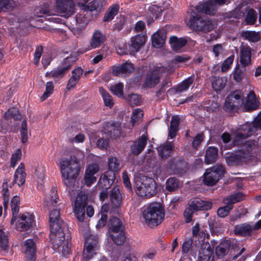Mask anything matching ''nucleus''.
<instances>
[{"instance_id":"45","label":"nucleus","mask_w":261,"mask_h":261,"mask_svg":"<svg viewBox=\"0 0 261 261\" xmlns=\"http://www.w3.org/2000/svg\"><path fill=\"white\" fill-rule=\"evenodd\" d=\"M243 199V195L241 193H237L228 197L225 198L223 200L225 204H230L232 205V204L239 202Z\"/></svg>"},{"instance_id":"35","label":"nucleus","mask_w":261,"mask_h":261,"mask_svg":"<svg viewBox=\"0 0 261 261\" xmlns=\"http://www.w3.org/2000/svg\"><path fill=\"white\" fill-rule=\"evenodd\" d=\"M218 150L215 147H208L205 156V162L207 164H212L215 162L217 158Z\"/></svg>"},{"instance_id":"47","label":"nucleus","mask_w":261,"mask_h":261,"mask_svg":"<svg viewBox=\"0 0 261 261\" xmlns=\"http://www.w3.org/2000/svg\"><path fill=\"white\" fill-rule=\"evenodd\" d=\"M10 117H12L15 120L20 119L21 118L19 111L15 108L10 109L5 113L4 117L5 119L8 120Z\"/></svg>"},{"instance_id":"50","label":"nucleus","mask_w":261,"mask_h":261,"mask_svg":"<svg viewBox=\"0 0 261 261\" xmlns=\"http://www.w3.org/2000/svg\"><path fill=\"white\" fill-rule=\"evenodd\" d=\"M257 19V14L255 11L253 9H250L248 11L246 21L248 24L252 25L254 24Z\"/></svg>"},{"instance_id":"11","label":"nucleus","mask_w":261,"mask_h":261,"mask_svg":"<svg viewBox=\"0 0 261 261\" xmlns=\"http://www.w3.org/2000/svg\"><path fill=\"white\" fill-rule=\"evenodd\" d=\"M172 71V68L170 66L165 67L158 66L154 67L152 71L149 72L147 74L146 81L147 86L151 87L158 84L159 82L160 73H170Z\"/></svg>"},{"instance_id":"43","label":"nucleus","mask_w":261,"mask_h":261,"mask_svg":"<svg viewBox=\"0 0 261 261\" xmlns=\"http://www.w3.org/2000/svg\"><path fill=\"white\" fill-rule=\"evenodd\" d=\"M226 81L224 77H214L212 82L213 89L216 91L221 90L225 87Z\"/></svg>"},{"instance_id":"61","label":"nucleus","mask_w":261,"mask_h":261,"mask_svg":"<svg viewBox=\"0 0 261 261\" xmlns=\"http://www.w3.org/2000/svg\"><path fill=\"white\" fill-rule=\"evenodd\" d=\"M44 169L43 167H38L35 171V176L37 178V182L41 184L44 179Z\"/></svg>"},{"instance_id":"46","label":"nucleus","mask_w":261,"mask_h":261,"mask_svg":"<svg viewBox=\"0 0 261 261\" xmlns=\"http://www.w3.org/2000/svg\"><path fill=\"white\" fill-rule=\"evenodd\" d=\"M99 92L101 95L105 105L108 107L111 108L114 105V102L111 96L102 87L99 88Z\"/></svg>"},{"instance_id":"42","label":"nucleus","mask_w":261,"mask_h":261,"mask_svg":"<svg viewBox=\"0 0 261 261\" xmlns=\"http://www.w3.org/2000/svg\"><path fill=\"white\" fill-rule=\"evenodd\" d=\"M242 36L249 41L251 42H256L260 39V34L259 32L254 31H246L242 33Z\"/></svg>"},{"instance_id":"32","label":"nucleus","mask_w":261,"mask_h":261,"mask_svg":"<svg viewBox=\"0 0 261 261\" xmlns=\"http://www.w3.org/2000/svg\"><path fill=\"white\" fill-rule=\"evenodd\" d=\"M24 250L26 257L30 260H33L35 252V247L34 241L28 239L24 242Z\"/></svg>"},{"instance_id":"55","label":"nucleus","mask_w":261,"mask_h":261,"mask_svg":"<svg viewBox=\"0 0 261 261\" xmlns=\"http://www.w3.org/2000/svg\"><path fill=\"white\" fill-rule=\"evenodd\" d=\"M54 89V85L53 82H48L46 85V90L43 95L41 97L42 101L46 99L52 93Z\"/></svg>"},{"instance_id":"36","label":"nucleus","mask_w":261,"mask_h":261,"mask_svg":"<svg viewBox=\"0 0 261 261\" xmlns=\"http://www.w3.org/2000/svg\"><path fill=\"white\" fill-rule=\"evenodd\" d=\"M108 168L109 170L107 171H111L114 174L118 172L121 168L120 166V161L115 157H110L108 159Z\"/></svg>"},{"instance_id":"13","label":"nucleus","mask_w":261,"mask_h":261,"mask_svg":"<svg viewBox=\"0 0 261 261\" xmlns=\"http://www.w3.org/2000/svg\"><path fill=\"white\" fill-rule=\"evenodd\" d=\"M225 3V0H210L205 3H200L196 6L198 12L206 14H213L217 10L218 6Z\"/></svg>"},{"instance_id":"22","label":"nucleus","mask_w":261,"mask_h":261,"mask_svg":"<svg viewBox=\"0 0 261 261\" xmlns=\"http://www.w3.org/2000/svg\"><path fill=\"white\" fill-rule=\"evenodd\" d=\"M214 248L209 243H203L199 250L198 261H208Z\"/></svg>"},{"instance_id":"24","label":"nucleus","mask_w":261,"mask_h":261,"mask_svg":"<svg viewBox=\"0 0 261 261\" xmlns=\"http://www.w3.org/2000/svg\"><path fill=\"white\" fill-rule=\"evenodd\" d=\"M166 38L165 32L164 30H159L155 33L152 36V45L156 48L162 47Z\"/></svg>"},{"instance_id":"1","label":"nucleus","mask_w":261,"mask_h":261,"mask_svg":"<svg viewBox=\"0 0 261 261\" xmlns=\"http://www.w3.org/2000/svg\"><path fill=\"white\" fill-rule=\"evenodd\" d=\"M83 156L82 151H77L76 155L61 160L60 171L63 182L67 187H71L79 176L81 169L80 161Z\"/></svg>"},{"instance_id":"9","label":"nucleus","mask_w":261,"mask_h":261,"mask_svg":"<svg viewBox=\"0 0 261 261\" xmlns=\"http://www.w3.org/2000/svg\"><path fill=\"white\" fill-rule=\"evenodd\" d=\"M224 172L223 167L221 166L207 169L203 176V182L207 186H213L218 181Z\"/></svg>"},{"instance_id":"29","label":"nucleus","mask_w":261,"mask_h":261,"mask_svg":"<svg viewBox=\"0 0 261 261\" xmlns=\"http://www.w3.org/2000/svg\"><path fill=\"white\" fill-rule=\"evenodd\" d=\"M25 177L24 166L23 164L20 163L15 172L14 180L19 186H20L24 183Z\"/></svg>"},{"instance_id":"17","label":"nucleus","mask_w":261,"mask_h":261,"mask_svg":"<svg viewBox=\"0 0 261 261\" xmlns=\"http://www.w3.org/2000/svg\"><path fill=\"white\" fill-rule=\"evenodd\" d=\"M59 201V196L57 193L56 187H53L49 192L46 195L44 199V205L46 207H55L60 206L61 203L58 204Z\"/></svg>"},{"instance_id":"63","label":"nucleus","mask_w":261,"mask_h":261,"mask_svg":"<svg viewBox=\"0 0 261 261\" xmlns=\"http://www.w3.org/2000/svg\"><path fill=\"white\" fill-rule=\"evenodd\" d=\"M189 60V58L186 56H175L174 59L172 60L171 64L173 66L180 63L185 62Z\"/></svg>"},{"instance_id":"59","label":"nucleus","mask_w":261,"mask_h":261,"mask_svg":"<svg viewBox=\"0 0 261 261\" xmlns=\"http://www.w3.org/2000/svg\"><path fill=\"white\" fill-rule=\"evenodd\" d=\"M127 99L130 105L133 106L139 105L141 102V98L137 94H132L129 95Z\"/></svg>"},{"instance_id":"15","label":"nucleus","mask_w":261,"mask_h":261,"mask_svg":"<svg viewBox=\"0 0 261 261\" xmlns=\"http://www.w3.org/2000/svg\"><path fill=\"white\" fill-rule=\"evenodd\" d=\"M243 103V95L241 91H235L228 96L225 100V107L226 109H236Z\"/></svg>"},{"instance_id":"49","label":"nucleus","mask_w":261,"mask_h":261,"mask_svg":"<svg viewBox=\"0 0 261 261\" xmlns=\"http://www.w3.org/2000/svg\"><path fill=\"white\" fill-rule=\"evenodd\" d=\"M110 88L112 92L118 97H121L123 95V85L122 83L113 84Z\"/></svg>"},{"instance_id":"44","label":"nucleus","mask_w":261,"mask_h":261,"mask_svg":"<svg viewBox=\"0 0 261 261\" xmlns=\"http://www.w3.org/2000/svg\"><path fill=\"white\" fill-rule=\"evenodd\" d=\"M143 116V111L140 109H134L131 116L130 122L132 126L138 124Z\"/></svg>"},{"instance_id":"56","label":"nucleus","mask_w":261,"mask_h":261,"mask_svg":"<svg viewBox=\"0 0 261 261\" xmlns=\"http://www.w3.org/2000/svg\"><path fill=\"white\" fill-rule=\"evenodd\" d=\"M232 208V205L230 204H226L224 207H220L217 211L218 215L220 217H225L227 216L230 210Z\"/></svg>"},{"instance_id":"39","label":"nucleus","mask_w":261,"mask_h":261,"mask_svg":"<svg viewBox=\"0 0 261 261\" xmlns=\"http://www.w3.org/2000/svg\"><path fill=\"white\" fill-rule=\"evenodd\" d=\"M179 121V119L178 116L172 117L169 130V137L170 139H173L176 136V133L178 130Z\"/></svg>"},{"instance_id":"2","label":"nucleus","mask_w":261,"mask_h":261,"mask_svg":"<svg viewBox=\"0 0 261 261\" xmlns=\"http://www.w3.org/2000/svg\"><path fill=\"white\" fill-rule=\"evenodd\" d=\"M145 224L149 227H154L160 224L165 218L164 207L160 203L153 202L147 205L142 212Z\"/></svg>"},{"instance_id":"40","label":"nucleus","mask_w":261,"mask_h":261,"mask_svg":"<svg viewBox=\"0 0 261 261\" xmlns=\"http://www.w3.org/2000/svg\"><path fill=\"white\" fill-rule=\"evenodd\" d=\"M119 6L118 5H114L110 7L104 17V21H108L112 20L119 11Z\"/></svg>"},{"instance_id":"3","label":"nucleus","mask_w":261,"mask_h":261,"mask_svg":"<svg viewBox=\"0 0 261 261\" xmlns=\"http://www.w3.org/2000/svg\"><path fill=\"white\" fill-rule=\"evenodd\" d=\"M50 238L53 249L55 251L58 252L65 257L69 254L70 249L68 246V241L67 239H65L62 228L58 229V230H55L54 232H51L50 230Z\"/></svg>"},{"instance_id":"60","label":"nucleus","mask_w":261,"mask_h":261,"mask_svg":"<svg viewBox=\"0 0 261 261\" xmlns=\"http://www.w3.org/2000/svg\"><path fill=\"white\" fill-rule=\"evenodd\" d=\"M192 80L191 78H189L185 81H183L177 87V91L179 92H182L187 90L191 84L192 83Z\"/></svg>"},{"instance_id":"48","label":"nucleus","mask_w":261,"mask_h":261,"mask_svg":"<svg viewBox=\"0 0 261 261\" xmlns=\"http://www.w3.org/2000/svg\"><path fill=\"white\" fill-rule=\"evenodd\" d=\"M228 244L226 242L221 243L216 248V253L219 257H222L227 252Z\"/></svg>"},{"instance_id":"33","label":"nucleus","mask_w":261,"mask_h":261,"mask_svg":"<svg viewBox=\"0 0 261 261\" xmlns=\"http://www.w3.org/2000/svg\"><path fill=\"white\" fill-rule=\"evenodd\" d=\"M169 43L172 48L174 50H178L187 43V40L184 38H177L172 36L169 40Z\"/></svg>"},{"instance_id":"53","label":"nucleus","mask_w":261,"mask_h":261,"mask_svg":"<svg viewBox=\"0 0 261 261\" xmlns=\"http://www.w3.org/2000/svg\"><path fill=\"white\" fill-rule=\"evenodd\" d=\"M7 182H4L3 185V195L4 196V207L5 212L7 210L9 204V194L8 192V189L7 187Z\"/></svg>"},{"instance_id":"5","label":"nucleus","mask_w":261,"mask_h":261,"mask_svg":"<svg viewBox=\"0 0 261 261\" xmlns=\"http://www.w3.org/2000/svg\"><path fill=\"white\" fill-rule=\"evenodd\" d=\"M190 17L187 24L191 28L204 32H209L214 28V25L210 20L203 19L194 12L191 14Z\"/></svg>"},{"instance_id":"31","label":"nucleus","mask_w":261,"mask_h":261,"mask_svg":"<svg viewBox=\"0 0 261 261\" xmlns=\"http://www.w3.org/2000/svg\"><path fill=\"white\" fill-rule=\"evenodd\" d=\"M105 133L106 131L110 133L111 137L115 138L120 134V125L119 123H113L111 122L107 123L105 126Z\"/></svg>"},{"instance_id":"58","label":"nucleus","mask_w":261,"mask_h":261,"mask_svg":"<svg viewBox=\"0 0 261 261\" xmlns=\"http://www.w3.org/2000/svg\"><path fill=\"white\" fill-rule=\"evenodd\" d=\"M178 186V182L174 178H170L166 181V189L169 191H172Z\"/></svg>"},{"instance_id":"8","label":"nucleus","mask_w":261,"mask_h":261,"mask_svg":"<svg viewBox=\"0 0 261 261\" xmlns=\"http://www.w3.org/2000/svg\"><path fill=\"white\" fill-rule=\"evenodd\" d=\"M98 249V239L91 235L85 240L82 261H88L96 255Z\"/></svg>"},{"instance_id":"27","label":"nucleus","mask_w":261,"mask_h":261,"mask_svg":"<svg viewBox=\"0 0 261 261\" xmlns=\"http://www.w3.org/2000/svg\"><path fill=\"white\" fill-rule=\"evenodd\" d=\"M106 37L100 31H95L90 41V46L92 48L99 47L105 41Z\"/></svg>"},{"instance_id":"62","label":"nucleus","mask_w":261,"mask_h":261,"mask_svg":"<svg viewBox=\"0 0 261 261\" xmlns=\"http://www.w3.org/2000/svg\"><path fill=\"white\" fill-rule=\"evenodd\" d=\"M195 211L193 210L190 206L186 208L184 212V217L186 222L189 223L192 220V216Z\"/></svg>"},{"instance_id":"28","label":"nucleus","mask_w":261,"mask_h":261,"mask_svg":"<svg viewBox=\"0 0 261 261\" xmlns=\"http://www.w3.org/2000/svg\"><path fill=\"white\" fill-rule=\"evenodd\" d=\"M147 143V138L145 135H143L137 141L135 142L131 147V152L132 153L137 155L139 154L144 148Z\"/></svg>"},{"instance_id":"57","label":"nucleus","mask_w":261,"mask_h":261,"mask_svg":"<svg viewBox=\"0 0 261 261\" xmlns=\"http://www.w3.org/2000/svg\"><path fill=\"white\" fill-rule=\"evenodd\" d=\"M234 56L231 55L228 57L222 63L221 65V70L223 72H226L230 68L234 60Z\"/></svg>"},{"instance_id":"26","label":"nucleus","mask_w":261,"mask_h":261,"mask_svg":"<svg viewBox=\"0 0 261 261\" xmlns=\"http://www.w3.org/2000/svg\"><path fill=\"white\" fill-rule=\"evenodd\" d=\"M240 62L244 66L251 63V48L249 46L243 45L241 48Z\"/></svg>"},{"instance_id":"37","label":"nucleus","mask_w":261,"mask_h":261,"mask_svg":"<svg viewBox=\"0 0 261 261\" xmlns=\"http://www.w3.org/2000/svg\"><path fill=\"white\" fill-rule=\"evenodd\" d=\"M253 227L249 224H243L241 225H237L234 229V233L236 234L241 236H246L249 234L252 230Z\"/></svg>"},{"instance_id":"54","label":"nucleus","mask_w":261,"mask_h":261,"mask_svg":"<svg viewBox=\"0 0 261 261\" xmlns=\"http://www.w3.org/2000/svg\"><path fill=\"white\" fill-rule=\"evenodd\" d=\"M21 151L20 149L17 150L12 154L11 158V166L14 168L18 162L20 160Z\"/></svg>"},{"instance_id":"14","label":"nucleus","mask_w":261,"mask_h":261,"mask_svg":"<svg viewBox=\"0 0 261 261\" xmlns=\"http://www.w3.org/2000/svg\"><path fill=\"white\" fill-rule=\"evenodd\" d=\"M57 12L62 16L68 17L74 12V6L70 0H56Z\"/></svg>"},{"instance_id":"34","label":"nucleus","mask_w":261,"mask_h":261,"mask_svg":"<svg viewBox=\"0 0 261 261\" xmlns=\"http://www.w3.org/2000/svg\"><path fill=\"white\" fill-rule=\"evenodd\" d=\"M19 198L17 196H14L11 200L10 205L13 217L11 219V224H14L16 220V216L19 210Z\"/></svg>"},{"instance_id":"7","label":"nucleus","mask_w":261,"mask_h":261,"mask_svg":"<svg viewBox=\"0 0 261 261\" xmlns=\"http://www.w3.org/2000/svg\"><path fill=\"white\" fill-rule=\"evenodd\" d=\"M114 221L116 222L117 226L113 223V221L110 224V236L113 242L117 245H121L124 242L126 237L123 230V228L120 221L118 219H115Z\"/></svg>"},{"instance_id":"20","label":"nucleus","mask_w":261,"mask_h":261,"mask_svg":"<svg viewBox=\"0 0 261 261\" xmlns=\"http://www.w3.org/2000/svg\"><path fill=\"white\" fill-rule=\"evenodd\" d=\"M99 171L97 165L92 164L89 165L85 172V181L87 186H91L96 180L94 175Z\"/></svg>"},{"instance_id":"12","label":"nucleus","mask_w":261,"mask_h":261,"mask_svg":"<svg viewBox=\"0 0 261 261\" xmlns=\"http://www.w3.org/2000/svg\"><path fill=\"white\" fill-rule=\"evenodd\" d=\"M76 60V57L70 56L64 60L62 67L46 73V76L50 78H60L69 69L70 66Z\"/></svg>"},{"instance_id":"10","label":"nucleus","mask_w":261,"mask_h":261,"mask_svg":"<svg viewBox=\"0 0 261 261\" xmlns=\"http://www.w3.org/2000/svg\"><path fill=\"white\" fill-rule=\"evenodd\" d=\"M87 196L84 194H79L76 197L74 203L73 212L80 222L84 220L85 207L87 205Z\"/></svg>"},{"instance_id":"30","label":"nucleus","mask_w":261,"mask_h":261,"mask_svg":"<svg viewBox=\"0 0 261 261\" xmlns=\"http://www.w3.org/2000/svg\"><path fill=\"white\" fill-rule=\"evenodd\" d=\"M145 35H138L132 38L131 47L134 52L138 51L146 42Z\"/></svg>"},{"instance_id":"4","label":"nucleus","mask_w":261,"mask_h":261,"mask_svg":"<svg viewBox=\"0 0 261 261\" xmlns=\"http://www.w3.org/2000/svg\"><path fill=\"white\" fill-rule=\"evenodd\" d=\"M135 187L137 193L142 197H150L155 192V183L151 178L142 177L136 178Z\"/></svg>"},{"instance_id":"18","label":"nucleus","mask_w":261,"mask_h":261,"mask_svg":"<svg viewBox=\"0 0 261 261\" xmlns=\"http://www.w3.org/2000/svg\"><path fill=\"white\" fill-rule=\"evenodd\" d=\"M50 230L54 232L62 228V221L60 220L59 209H54L49 214Z\"/></svg>"},{"instance_id":"21","label":"nucleus","mask_w":261,"mask_h":261,"mask_svg":"<svg viewBox=\"0 0 261 261\" xmlns=\"http://www.w3.org/2000/svg\"><path fill=\"white\" fill-rule=\"evenodd\" d=\"M189 206L195 212L201 210H207L211 208L212 203L208 201H203L196 198L190 201Z\"/></svg>"},{"instance_id":"41","label":"nucleus","mask_w":261,"mask_h":261,"mask_svg":"<svg viewBox=\"0 0 261 261\" xmlns=\"http://www.w3.org/2000/svg\"><path fill=\"white\" fill-rule=\"evenodd\" d=\"M173 149V146L170 142H167L164 145L158 148V152L162 158L168 156Z\"/></svg>"},{"instance_id":"6","label":"nucleus","mask_w":261,"mask_h":261,"mask_svg":"<svg viewBox=\"0 0 261 261\" xmlns=\"http://www.w3.org/2000/svg\"><path fill=\"white\" fill-rule=\"evenodd\" d=\"M261 129V112L254 119L252 123H247L242 129L243 132H239L236 136V142L239 143V140L251 136L253 133Z\"/></svg>"},{"instance_id":"25","label":"nucleus","mask_w":261,"mask_h":261,"mask_svg":"<svg viewBox=\"0 0 261 261\" xmlns=\"http://www.w3.org/2000/svg\"><path fill=\"white\" fill-rule=\"evenodd\" d=\"M72 76L69 79L67 84V89L70 90L75 87L83 74V70L81 68H77L72 72Z\"/></svg>"},{"instance_id":"16","label":"nucleus","mask_w":261,"mask_h":261,"mask_svg":"<svg viewBox=\"0 0 261 261\" xmlns=\"http://www.w3.org/2000/svg\"><path fill=\"white\" fill-rule=\"evenodd\" d=\"M17 223L16 224L17 229L20 231L27 230L34 223V217L30 213H25L17 218Z\"/></svg>"},{"instance_id":"51","label":"nucleus","mask_w":261,"mask_h":261,"mask_svg":"<svg viewBox=\"0 0 261 261\" xmlns=\"http://www.w3.org/2000/svg\"><path fill=\"white\" fill-rule=\"evenodd\" d=\"M27 121L23 120L21 123V127L20 129L21 140L23 143L27 142L28 139V131L27 128Z\"/></svg>"},{"instance_id":"64","label":"nucleus","mask_w":261,"mask_h":261,"mask_svg":"<svg viewBox=\"0 0 261 261\" xmlns=\"http://www.w3.org/2000/svg\"><path fill=\"white\" fill-rule=\"evenodd\" d=\"M122 179L125 187L129 191L132 190V185L129 181L127 172L124 171L122 173Z\"/></svg>"},{"instance_id":"52","label":"nucleus","mask_w":261,"mask_h":261,"mask_svg":"<svg viewBox=\"0 0 261 261\" xmlns=\"http://www.w3.org/2000/svg\"><path fill=\"white\" fill-rule=\"evenodd\" d=\"M0 247L3 250H6L8 247V238L6 233L0 230Z\"/></svg>"},{"instance_id":"38","label":"nucleus","mask_w":261,"mask_h":261,"mask_svg":"<svg viewBox=\"0 0 261 261\" xmlns=\"http://www.w3.org/2000/svg\"><path fill=\"white\" fill-rule=\"evenodd\" d=\"M110 199L114 206L117 207L120 204L122 197L118 187H115L113 189L110 194Z\"/></svg>"},{"instance_id":"23","label":"nucleus","mask_w":261,"mask_h":261,"mask_svg":"<svg viewBox=\"0 0 261 261\" xmlns=\"http://www.w3.org/2000/svg\"><path fill=\"white\" fill-rule=\"evenodd\" d=\"M259 106V102L257 101L255 94L253 92H250L244 103V108L247 111H251L257 109Z\"/></svg>"},{"instance_id":"19","label":"nucleus","mask_w":261,"mask_h":261,"mask_svg":"<svg viewBox=\"0 0 261 261\" xmlns=\"http://www.w3.org/2000/svg\"><path fill=\"white\" fill-rule=\"evenodd\" d=\"M114 174L111 171H106L100 177L98 186L100 189L108 190L114 182Z\"/></svg>"}]
</instances>
